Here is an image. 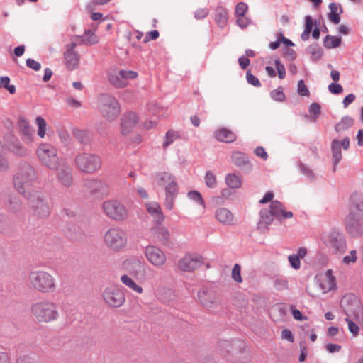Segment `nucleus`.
<instances>
[{"mask_svg":"<svg viewBox=\"0 0 363 363\" xmlns=\"http://www.w3.org/2000/svg\"><path fill=\"white\" fill-rule=\"evenodd\" d=\"M154 182L164 188V206L172 210L174 208L175 199L179 194V185L174 176L167 172H160L154 174Z\"/></svg>","mask_w":363,"mask_h":363,"instance_id":"f257e3e1","label":"nucleus"},{"mask_svg":"<svg viewBox=\"0 0 363 363\" xmlns=\"http://www.w3.org/2000/svg\"><path fill=\"white\" fill-rule=\"evenodd\" d=\"M28 286L42 294L53 293L56 290V280L44 270H33L28 275Z\"/></svg>","mask_w":363,"mask_h":363,"instance_id":"f03ea898","label":"nucleus"},{"mask_svg":"<svg viewBox=\"0 0 363 363\" xmlns=\"http://www.w3.org/2000/svg\"><path fill=\"white\" fill-rule=\"evenodd\" d=\"M31 314L40 323H50L59 317L57 305L50 301H40L31 306Z\"/></svg>","mask_w":363,"mask_h":363,"instance_id":"7ed1b4c3","label":"nucleus"},{"mask_svg":"<svg viewBox=\"0 0 363 363\" xmlns=\"http://www.w3.org/2000/svg\"><path fill=\"white\" fill-rule=\"evenodd\" d=\"M35 172L34 168L28 164L21 165L18 171L13 176V184L16 189L24 197L28 192H32L30 187L35 180Z\"/></svg>","mask_w":363,"mask_h":363,"instance_id":"20e7f679","label":"nucleus"},{"mask_svg":"<svg viewBox=\"0 0 363 363\" xmlns=\"http://www.w3.org/2000/svg\"><path fill=\"white\" fill-rule=\"evenodd\" d=\"M25 198L28 201L30 219L43 220L49 216L50 208L40 192L32 191Z\"/></svg>","mask_w":363,"mask_h":363,"instance_id":"39448f33","label":"nucleus"},{"mask_svg":"<svg viewBox=\"0 0 363 363\" xmlns=\"http://www.w3.org/2000/svg\"><path fill=\"white\" fill-rule=\"evenodd\" d=\"M99 108L104 118L111 121L119 116L121 107L114 96L108 94H102L99 97Z\"/></svg>","mask_w":363,"mask_h":363,"instance_id":"423d86ee","label":"nucleus"},{"mask_svg":"<svg viewBox=\"0 0 363 363\" xmlns=\"http://www.w3.org/2000/svg\"><path fill=\"white\" fill-rule=\"evenodd\" d=\"M36 154L41 163L50 169H58L60 162L57 149L50 144L42 143Z\"/></svg>","mask_w":363,"mask_h":363,"instance_id":"0eeeda50","label":"nucleus"},{"mask_svg":"<svg viewBox=\"0 0 363 363\" xmlns=\"http://www.w3.org/2000/svg\"><path fill=\"white\" fill-rule=\"evenodd\" d=\"M75 164L80 171L92 174L101 169L102 161L97 155L84 152L76 156Z\"/></svg>","mask_w":363,"mask_h":363,"instance_id":"6e6552de","label":"nucleus"},{"mask_svg":"<svg viewBox=\"0 0 363 363\" xmlns=\"http://www.w3.org/2000/svg\"><path fill=\"white\" fill-rule=\"evenodd\" d=\"M102 208L106 216L115 221L124 220L128 216L127 208L118 200L109 199L104 201Z\"/></svg>","mask_w":363,"mask_h":363,"instance_id":"1a4fd4ad","label":"nucleus"},{"mask_svg":"<svg viewBox=\"0 0 363 363\" xmlns=\"http://www.w3.org/2000/svg\"><path fill=\"white\" fill-rule=\"evenodd\" d=\"M341 306L347 318H351L356 321L363 320V307L360 301L353 295L344 296L341 300Z\"/></svg>","mask_w":363,"mask_h":363,"instance_id":"9d476101","label":"nucleus"},{"mask_svg":"<svg viewBox=\"0 0 363 363\" xmlns=\"http://www.w3.org/2000/svg\"><path fill=\"white\" fill-rule=\"evenodd\" d=\"M325 245L333 253L343 254L347 249L346 240L344 235L336 230H332L323 238Z\"/></svg>","mask_w":363,"mask_h":363,"instance_id":"9b49d317","label":"nucleus"},{"mask_svg":"<svg viewBox=\"0 0 363 363\" xmlns=\"http://www.w3.org/2000/svg\"><path fill=\"white\" fill-rule=\"evenodd\" d=\"M104 240L107 247L115 251L121 250L127 244L125 233L118 228L108 230L104 234Z\"/></svg>","mask_w":363,"mask_h":363,"instance_id":"f8f14e48","label":"nucleus"},{"mask_svg":"<svg viewBox=\"0 0 363 363\" xmlns=\"http://www.w3.org/2000/svg\"><path fill=\"white\" fill-rule=\"evenodd\" d=\"M103 297L105 302L111 307H120L125 301V294L122 289L118 286L107 287Z\"/></svg>","mask_w":363,"mask_h":363,"instance_id":"ddd939ff","label":"nucleus"},{"mask_svg":"<svg viewBox=\"0 0 363 363\" xmlns=\"http://www.w3.org/2000/svg\"><path fill=\"white\" fill-rule=\"evenodd\" d=\"M145 255L148 262L156 268H162L167 262L166 254L158 247L148 245L145 247Z\"/></svg>","mask_w":363,"mask_h":363,"instance_id":"4468645a","label":"nucleus"},{"mask_svg":"<svg viewBox=\"0 0 363 363\" xmlns=\"http://www.w3.org/2000/svg\"><path fill=\"white\" fill-rule=\"evenodd\" d=\"M84 186L94 196H103L108 194V184L100 179L86 180Z\"/></svg>","mask_w":363,"mask_h":363,"instance_id":"2eb2a0df","label":"nucleus"},{"mask_svg":"<svg viewBox=\"0 0 363 363\" xmlns=\"http://www.w3.org/2000/svg\"><path fill=\"white\" fill-rule=\"evenodd\" d=\"M363 215L361 213L355 214L350 212L345 218V228L347 233L352 236H358L362 233L360 219Z\"/></svg>","mask_w":363,"mask_h":363,"instance_id":"dca6fc26","label":"nucleus"},{"mask_svg":"<svg viewBox=\"0 0 363 363\" xmlns=\"http://www.w3.org/2000/svg\"><path fill=\"white\" fill-rule=\"evenodd\" d=\"M202 263L198 255H186L178 262V267L183 272H191L198 268Z\"/></svg>","mask_w":363,"mask_h":363,"instance_id":"f3484780","label":"nucleus"},{"mask_svg":"<svg viewBox=\"0 0 363 363\" xmlns=\"http://www.w3.org/2000/svg\"><path fill=\"white\" fill-rule=\"evenodd\" d=\"M138 122V117L134 112H128L121 118V133L123 135H128L135 127Z\"/></svg>","mask_w":363,"mask_h":363,"instance_id":"a211bd4d","label":"nucleus"},{"mask_svg":"<svg viewBox=\"0 0 363 363\" xmlns=\"http://www.w3.org/2000/svg\"><path fill=\"white\" fill-rule=\"evenodd\" d=\"M268 211L279 220L291 218L293 216V213L285 211L283 204L277 200L272 201Z\"/></svg>","mask_w":363,"mask_h":363,"instance_id":"6ab92c4d","label":"nucleus"},{"mask_svg":"<svg viewBox=\"0 0 363 363\" xmlns=\"http://www.w3.org/2000/svg\"><path fill=\"white\" fill-rule=\"evenodd\" d=\"M76 43H72L64 54L65 64L68 69H76L79 63V55L74 50Z\"/></svg>","mask_w":363,"mask_h":363,"instance_id":"aec40b11","label":"nucleus"},{"mask_svg":"<svg viewBox=\"0 0 363 363\" xmlns=\"http://www.w3.org/2000/svg\"><path fill=\"white\" fill-rule=\"evenodd\" d=\"M260 218L257 223V229L262 233L269 230V226L275 218L267 208H262L259 212Z\"/></svg>","mask_w":363,"mask_h":363,"instance_id":"412c9836","label":"nucleus"},{"mask_svg":"<svg viewBox=\"0 0 363 363\" xmlns=\"http://www.w3.org/2000/svg\"><path fill=\"white\" fill-rule=\"evenodd\" d=\"M18 128L22 135L23 140L26 143L32 142L34 130L29 122L23 117H19Z\"/></svg>","mask_w":363,"mask_h":363,"instance_id":"4be33fe9","label":"nucleus"},{"mask_svg":"<svg viewBox=\"0 0 363 363\" xmlns=\"http://www.w3.org/2000/svg\"><path fill=\"white\" fill-rule=\"evenodd\" d=\"M200 303L206 308H211L215 302V294L206 288L201 289L197 294Z\"/></svg>","mask_w":363,"mask_h":363,"instance_id":"5701e85b","label":"nucleus"},{"mask_svg":"<svg viewBox=\"0 0 363 363\" xmlns=\"http://www.w3.org/2000/svg\"><path fill=\"white\" fill-rule=\"evenodd\" d=\"M214 134L216 140L223 143H230L235 141L237 139L236 134L225 128L218 129L215 131Z\"/></svg>","mask_w":363,"mask_h":363,"instance_id":"b1692460","label":"nucleus"},{"mask_svg":"<svg viewBox=\"0 0 363 363\" xmlns=\"http://www.w3.org/2000/svg\"><path fill=\"white\" fill-rule=\"evenodd\" d=\"M58 181L65 186L69 187L72 184V175L69 167L62 166L58 169Z\"/></svg>","mask_w":363,"mask_h":363,"instance_id":"393cba45","label":"nucleus"},{"mask_svg":"<svg viewBox=\"0 0 363 363\" xmlns=\"http://www.w3.org/2000/svg\"><path fill=\"white\" fill-rule=\"evenodd\" d=\"M146 208L148 213L154 216L158 223H162L164 220V216L158 203L149 202L146 203Z\"/></svg>","mask_w":363,"mask_h":363,"instance_id":"a878e982","label":"nucleus"},{"mask_svg":"<svg viewBox=\"0 0 363 363\" xmlns=\"http://www.w3.org/2000/svg\"><path fill=\"white\" fill-rule=\"evenodd\" d=\"M217 220L225 225H231L233 220V213L226 208H218L215 213Z\"/></svg>","mask_w":363,"mask_h":363,"instance_id":"bb28decb","label":"nucleus"},{"mask_svg":"<svg viewBox=\"0 0 363 363\" xmlns=\"http://www.w3.org/2000/svg\"><path fill=\"white\" fill-rule=\"evenodd\" d=\"M330 13L328 19L334 24H338L340 21V13L343 12L340 4L332 2L329 4Z\"/></svg>","mask_w":363,"mask_h":363,"instance_id":"cd10ccee","label":"nucleus"},{"mask_svg":"<svg viewBox=\"0 0 363 363\" xmlns=\"http://www.w3.org/2000/svg\"><path fill=\"white\" fill-rule=\"evenodd\" d=\"M331 149L334 163V171H335V167L337 164L340 162L342 157L340 147V141L337 139L333 140L331 144Z\"/></svg>","mask_w":363,"mask_h":363,"instance_id":"c85d7f7f","label":"nucleus"},{"mask_svg":"<svg viewBox=\"0 0 363 363\" xmlns=\"http://www.w3.org/2000/svg\"><path fill=\"white\" fill-rule=\"evenodd\" d=\"M233 163L237 167L250 166V162L246 154L241 152H235L233 153L232 157Z\"/></svg>","mask_w":363,"mask_h":363,"instance_id":"c756f323","label":"nucleus"},{"mask_svg":"<svg viewBox=\"0 0 363 363\" xmlns=\"http://www.w3.org/2000/svg\"><path fill=\"white\" fill-rule=\"evenodd\" d=\"M228 21V12L226 9L218 8L215 14V21L217 25L223 28L227 25Z\"/></svg>","mask_w":363,"mask_h":363,"instance_id":"7c9ffc66","label":"nucleus"},{"mask_svg":"<svg viewBox=\"0 0 363 363\" xmlns=\"http://www.w3.org/2000/svg\"><path fill=\"white\" fill-rule=\"evenodd\" d=\"M154 234L157 239L164 245H166L169 239V233L164 226H158L154 229Z\"/></svg>","mask_w":363,"mask_h":363,"instance_id":"2f4dec72","label":"nucleus"},{"mask_svg":"<svg viewBox=\"0 0 363 363\" xmlns=\"http://www.w3.org/2000/svg\"><path fill=\"white\" fill-rule=\"evenodd\" d=\"M350 201L351 205L363 215V194L354 192L350 196Z\"/></svg>","mask_w":363,"mask_h":363,"instance_id":"473e14b6","label":"nucleus"},{"mask_svg":"<svg viewBox=\"0 0 363 363\" xmlns=\"http://www.w3.org/2000/svg\"><path fill=\"white\" fill-rule=\"evenodd\" d=\"M225 182L230 189H238L242 186L241 177L234 173L228 174Z\"/></svg>","mask_w":363,"mask_h":363,"instance_id":"72a5a7b5","label":"nucleus"},{"mask_svg":"<svg viewBox=\"0 0 363 363\" xmlns=\"http://www.w3.org/2000/svg\"><path fill=\"white\" fill-rule=\"evenodd\" d=\"M121 282L125 284L126 286H128L130 289L132 291L138 293L142 294L143 291V289L142 286L137 284L130 277H128L126 274H124L121 276Z\"/></svg>","mask_w":363,"mask_h":363,"instance_id":"f704fd0d","label":"nucleus"},{"mask_svg":"<svg viewBox=\"0 0 363 363\" xmlns=\"http://www.w3.org/2000/svg\"><path fill=\"white\" fill-rule=\"evenodd\" d=\"M354 125V119L350 116H345L342 118L341 121L337 123L335 126L336 132H342L347 130Z\"/></svg>","mask_w":363,"mask_h":363,"instance_id":"c9c22d12","label":"nucleus"},{"mask_svg":"<svg viewBox=\"0 0 363 363\" xmlns=\"http://www.w3.org/2000/svg\"><path fill=\"white\" fill-rule=\"evenodd\" d=\"M307 52L310 54L311 58L313 61H318L323 56V50L316 43L311 45L308 48Z\"/></svg>","mask_w":363,"mask_h":363,"instance_id":"e433bc0d","label":"nucleus"},{"mask_svg":"<svg viewBox=\"0 0 363 363\" xmlns=\"http://www.w3.org/2000/svg\"><path fill=\"white\" fill-rule=\"evenodd\" d=\"M341 44V38L328 35L323 40V45L326 48H337Z\"/></svg>","mask_w":363,"mask_h":363,"instance_id":"4c0bfd02","label":"nucleus"},{"mask_svg":"<svg viewBox=\"0 0 363 363\" xmlns=\"http://www.w3.org/2000/svg\"><path fill=\"white\" fill-rule=\"evenodd\" d=\"M108 79L111 84L117 88H123L126 86L124 79L121 77L120 71L118 73L110 74L108 75Z\"/></svg>","mask_w":363,"mask_h":363,"instance_id":"58836bf2","label":"nucleus"},{"mask_svg":"<svg viewBox=\"0 0 363 363\" xmlns=\"http://www.w3.org/2000/svg\"><path fill=\"white\" fill-rule=\"evenodd\" d=\"M35 123L38 126V135L40 138H43L45 135L47 127L45 120L41 116H38L35 118Z\"/></svg>","mask_w":363,"mask_h":363,"instance_id":"ea45409f","label":"nucleus"},{"mask_svg":"<svg viewBox=\"0 0 363 363\" xmlns=\"http://www.w3.org/2000/svg\"><path fill=\"white\" fill-rule=\"evenodd\" d=\"M179 138V135L177 132L173 131L172 130H168L166 133L165 140L162 145L164 149H166L169 145H170L173 142Z\"/></svg>","mask_w":363,"mask_h":363,"instance_id":"a19ab883","label":"nucleus"},{"mask_svg":"<svg viewBox=\"0 0 363 363\" xmlns=\"http://www.w3.org/2000/svg\"><path fill=\"white\" fill-rule=\"evenodd\" d=\"M22 208L21 201L17 197H11L9 199V210L13 213H17L21 211Z\"/></svg>","mask_w":363,"mask_h":363,"instance_id":"79ce46f5","label":"nucleus"},{"mask_svg":"<svg viewBox=\"0 0 363 363\" xmlns=\"http://www.w3.org/2000/svg\"><path fill=\"white\" fill-rule=\"evenodd\" d=\"M84 35H85L83 37L82 42L85 45H91L97 43V36L92 33L90 30H85Z\"/></svg>","mask_w":363,"mask_h":363,"instance_id":"37998d69","label":"nucleus"},{"mask_svg":"<svg viewBox=\"0 0 363 363\" xmlns=\"http://www.w3.org/2000/svg\"><path fill=\"white\" fill-rule=\"evenodd\" d=\"M270 96L273 100L279 102H283L286 99L281 86H279L277 89L272 90L270 92Z\"/></svg>","mask_w":363,"mask_h":363,"instance_id":"c03bdc74","label":"nucleus"},{"mask_svg":"<svg viewBox=\"0 0 363 363\" xmlns=\"http://www.w3.org/2000/svg\"><path fill=\"white\" fill-rule=\"evenodd\" d=\"M204 179L205 184L208 188H215L216 186L217 179L212 172L207 171Z\"/></svg>","mask_w":363,"mask_h":363,"instance_id":"a18cd8bd","label":"nucleus"},{"mask_svg":"<svg viewBox=\"0 0 363 363\" xmlns=\"http://www.w3.org/2000/svg\"><path fill=\"white\" fill-rule=\"evenodd\" d=\"M10 79L8 77H1L0 78V88L3 87L9 91L11 94L16 93V87L14 85H11Z\"/></svg>","mask_w":363,"mask_h":363,"instance_id":"49530a36","label":"nucleus"},{"mask_svg":"<svg viewBox=\"0 0 363 363\" xmlns=\"http://www.w3.org/2000/svg\"><path fill=\"white\" fill-rule=\"evenodd\" d=\"M325 279L327 281V286H323V289H326L328 291L332 290L335 287V278L332 275L331 270H328L325 274Z\"/></svg>","mask_w":363,"mask_h":363,"instance_id":"de8ad7c7","label":"nucleus"},{"mask_svg":"<svg viewBox=\"0 0 363 363\" xmlns=\"http://www.w3.org/2000/svg\"><path fill=\"white\" fill-rule=\"evenodd\" d=\"M236 23L242 29L246 28L252 23V20L246 15L236 16Z\"/></svg>","mask_w":363,"mask_h":363,"instance_id":"09e8293b","label":"nucleus"},{"mask_svg":"<svg viewBox=\"0 0 363 363\" xmlns=\"http://www.w3.org/2000/svg\"><path fill=\"white\" fill-rule=\"evenodd\" d=\"M188 197L194 201L198 204L204 206H205V201L201 196V194L198 191H190L188 193Z\"/></svg>","mask_w":363,"mask_h":363,"instance_id":"8fccbe9b","label":"nucleus"},{"mask_svg":"<svg viewBox=\"0 0 363 363\" xmlns=\"http://www.w3.org/2000/svg\"><path fill=\"white\" fill-rule=\"evenodd\" d=\"M10 150L12 151L16 155L23 156L26 155V150L23 148V145L21 143L18 142L15 144H13L9 147Z\"/></svg>","mask_w":363,"mask_h":363,"instance_id":"3c124183","label":"nucleus"},{"mask_svg":"<svg viewBox=\"0 0 363 363\" xmlns=\"http://www.w3.org/2000/svg\"><path fill=\"white\" fill-rule=\"evenodd\" d=\"M274 286L278 291L288 289V281L284 278L276 279L274 281Z\"/></svg>","mask_w":363,"mask_h":363,"instance_id":"603ef678","label":"nucleus"},{"mask_svg":"<svg viewBox=\"0 0 363 363\" xmlns=\"http://www.w3.org/2000/svg\"><path fill=\"white\" fill-rule=\"evenodd\" d=\"M248 11V6L245 2H239L235 6V15L236 16L246 15Z\"/></svg>","mask_w":363,"mask_h":363,"instance_id":"864d4df0","label":"nucleus"},{"mask_svg":"<svg viewBox=\"0 0 363 363\" xmlns=\"http://www.w3.org/2000/svg\"><path fill=\"white\" fill-rule=\"evenodd\" d=\"M121 77L127 84L128 79H134L138 77V73L132 70H121Z\"/></svg>","mask_w":363,"mask_h":363,"instance_id":"5fc2aeb1","label":"nucleus"},{"mask_svg":"<svg viewBox=\"0 0 363 363\" xmlns=\"http://www.w3.org/2000/svg\"><path fill=\"white\" fill-rule=\"evenodd\" d=\"M241 267L238 264H235L232 270V278L238 283L242 281V279L240 274Z\"/></svg>","mask_w":363,"mask_h":363,"instance_id":"6e6d98bb","label":"nucleus"},{"mask_svg":"<svg viewBox=\"0 0 363 363\" xmlns=\"http://www.w3.org/2000/svg\"><path fill=\"white\" fill-rule=\"evenodd\" d=\"M321 107L319 104L314 102L312 103L309 107V113L314 117V120H316L320 114Z\"/></svg>","mask_w":363,"mask_h":363,"instance_id":"4d7b16f0","label":"nucleus"},{"mask_svg":"<svg viewBox=\"0 0 363 363\" xmlns=\"http://www.w3.org/2000/svg\"><path fill=\"white\" fill-rule=\"evenodd\" d=\"M274 65L277 70L279 78L283 79L286 76V69L284 65L280 62L279 60H275Z\"/></svg>","mask_w":363,"mask_h":363,"instance_id":"13d9d810","label":"nucleus"},{"mask_svg":"<svg viewBox=\"0 0 363 363\" xmlns=\"http://www.w3.org/2000/svg\"><path fill=\"white\" fill-rule=\"evenodd\" d=\"M289 262L290 263L291 267L297 270L300 269V259L299 257L296 255L295 254L290 255L288 257Z\"/></svg>","mask_w":363,"mask_h":363,"instance_id":"bf43d9fd","label":"nucleus"},{"mask_svg":"<svg viewBox=\"0 0 363 363\" xmlns=\"http://www.w3.org/2000/svg\"><path fill=\"white\" fill-rule=\"evenodd\" d=\"M345 321L348 323L349 330L354 335L357 336L359 332V326L352 320L351 318H346Z\"/></svg>","mask_w":363,"mask_h":363,"instance_id":"052dcab7","label":"nucleus"},{"mask_svg":"<svg viewBox=\"0 0 363 363\" xmlns=\"http://www.w3.org/2000/svg\"><path fill=\"white\" fill-rule=\"evenodd\" d=\"M298 93L302 96H308L310 94L309 90L303 80H299L298 82Z\"/></svg>","mask_w":363,"mask_h":363,"instance_id":"680f3d73","label":"nucleus"},{"mask_svg":"<svg viewBox=\"0 0 363 363\" xmlns=\"http://www.w3.org/2000/svg\"><path fill=\"white\" fill-rule=\"evenodd\" d=\"M246 79L249 84H252L254 86L259 87L261 86V83L259 80L254 76L250 71H247L246 73Z\"/></svg>","mask_w":363,"mask_h":363,"instance_id":"e2e57ef3","label":"nucleus"},{"mask_svg":"<svg viewBox=\"0 0 363 363\" xmlns=\"http://www.w3.org/2000/svg\"><path fill=\"white\" fill-rule=\"evenodd\" d=\"M124 266H125V267H126L128 269H129V267H130V266H133L137 270H140V269H143L142 263L137 259H132L125 261L124 262Z\"/></svg>","mask_w":363,"mask_h":363,"instance_id":"0e129e2a","label":"nucleus"},{"mask_svg":"<svg viewBox=\"0 0 363 363\" xmlns=\"http://www.w3.org/2000/svg\"><path fill=\"white\" fill-rule=\"evenodd\" d=\"M74 135L80 141L81 143H86L88 141L87 133L84 130H74Z\"/></svg>","mask_w":363,"mask_h":363,"instance_id":"69168bd1","label":"nucleus"},{"mask_svg":"<svg viewBox=\"0 0 363 363\" xmlns=\"http://www.w3.org/2000/svg\"><path fill=\"white\" fill-rule=\"evenodd\" d=\"M328 90L333 94H340L343 91V88L340 84L332 83L328 86Z\"/></svg>","mask_w":363,"mask_h":363,"instance_id":"338daca9","label":"nucleus"},{"mask_svg":"<svg viewBox=\"0 0 363 363\" xmlns=\"http://www.w3.org/2000/svg\"><path fill=\"white\" fill-rule=\"evenodd\" d=\"M208 9L207 8L198 9L194 13V17L198 19H203L208 14Z\"/></svg>","mask_w":363,"mask_h":363,"instance_id":"774afa93","label":"nucleus"}]
</instances>
